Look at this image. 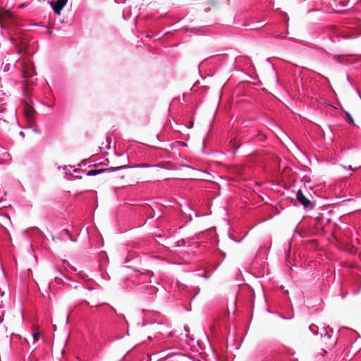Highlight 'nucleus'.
Masks as SVG:
<instances>
[{
  "label": "nucleus",
  "instance_id": "f257e3e1",
  "mask_svg": "<svg viewBox=\"0 0 361 361\" xmlns=\"http://www.w3.org/2000/svg\"><path fill=\"white\" fill-rule=\"evenodd\" d=\"M298 200L303 205L305 208H312V203L303 195L301 190L297 192Z\"/></svg>",
  "mask_w": 361,
  "mask_h": 361
},
{
  "label": "nucleus",
  "instance_id": "f03ea898",
  "mask_svg": "<svg viewBox=\"0 0 361 361\" xmlns=\"http://www.w3.org/2000/svg\"><path fill=\"white\" fill-rule=\"evenodd\" d=\"M66 4L67 0H56V1L51 2V7L56 14H60L61 11Z\"/></svg>",
  "mask_w": 361,
  "mask_h": 361
},
{
  "label": "nucleus",
  "instance_id": "7ed1b4c3",
  "mask_svg": "<svg viewBox=\"0 0 361 361\" xmlns=\"http://www.w3.org/2000/svg\"><path fill=\"white\" fill-rule=\"evenodd\" d=\"M11 16V14L8 11L4 9L0 10V20L10 18Z\"/></svg>",
  "mask_w": 361,
  "mask_h": 361
},
{
  "label": "nucleus",
  "instance_id": "20e7f679",
  "mask_svg": "<svg viewBox=\"0 0 361 361\" xmlns=\"http://www.w3.org/2000/svg\"><path fill=\"white\" fill-rule=\"evenodd\" d=\"M101 172H102V171H99V170L92 169L87 172V176H96V175L100 173Z\"/></svg>",
  "mask_w": 361,
  "mask_h": 361
},
{
  "label": "nucleus",
  "instance_id": "39448f33",
  "mask_svg": "<svg viewBox=\"0 0 361 361\" xmlns=\"http://www.w3.org/2000/svg\"><path fill=\"white\" fill-rule=\"evenodd\" d=\"M23 75L25 77H28L32 74L31 72H30V71L27 70L25 66H23Z\"/></svg>",
  "mask_w": 361,
  "mask_h": 361
},
{
  "label": "nucleus",
  "instance_id": "423d86ee",
  "mask_svg": "<svg viewBox=\"0 0 361 361\" xmlns=\"http://www.w3.org/2000/svg\"><path fill=\"white\" fill-rule=\"evenodd\" d=\"M32 339H33V343H35L39 340V334L38 333L33 334L32 335Z\"/></svg>",
  "mask_w": 361,
  "mask_h": 361
},
{
  "label": "nucleus",
  "instance_id": "0eeeda50",
  "mask_svg": "<svg viewBox=\"0 0 361 361\" xmlns=\"http://www.w3.org/2000/svg\"><path fill=\"white\" fill-rule=\"evenodd\" d=\"M310 330L314 334H317V331H315V328H316V326L314 325H311L310 326Z\"/></svg>",
  "mask_w": 361,
  "mask_h": 361
},
{
  "label": "nucleus",
  "instance_id": "6e6552de",
  "mask_svg": "<svg viewBox=\"0 0 361 361\" xmlns=\"http://www.w3.org/2000/svg\"><path fill=\"white\" fill-rule=\"evenodd\" d=\"M346 117H347L348 121L350 123H353V119L352 116L350 115V114H349V113H347V114H346Z\"/></svg>",
  "mask_w": 361,
  "mask_h": 361
},
{
  "label": "nucleus",
  "instance_id": "1a4fd4ad",
  "mask_svg": "<svg viewBox=\"0 0 361 361\" xmlns=\"http://www.w3.org/2000/svg\"><path fill=\"white\" fill-rule=\"evenodd\" d=\"M342 167L345 169H348V170H350V171H355L356 169H353V167L351 166H349L348 167L345 166H342Z\"/></svg>",
  "mask_w": 361,
  "mask_h": 361
},
{
  "label": "nucleus",
  "instance_id": "9d476101",
  "mask_svg": "<svg viewBox=\"0 0 361 361\" xmlns=\"http://www.w3.org/2000/svg\"><path fill=\"white\" fill-rule=\"evenodd\" d=\"M20 135H23V132H20Z\"/></svg>",
  "mask_w": 361,
  "mask_h": 361
},
{
  "label": "nucleus",
  "instance_id": "9b49d317",
  "mask_svg": "<svg viewBox=\"0 0 361 361\" xmlns=\"http://www.w3.org/2000/svg\"><path fill=\"white\" fill-rule=\"evenodd\" d=\"M126 166H121L119 167L118 169H123V168H125Z\"/></svg>",
  "mask_w": 361,
  "mask_h": 361
}]
</instances>
